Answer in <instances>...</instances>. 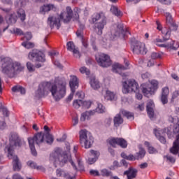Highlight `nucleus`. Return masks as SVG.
Masks as SVG:
<instances>
[{
  "mask_svg": "<svg viewBox=\"0 0 179 179\" xmlns=\"http://www.w3.org/2000/svg\"><path fill=\"white\" fill-rule=\"evenodd\" d=\"M50 92L55 101H59L61 99H64L66 94V80L65 78H56L54 84L49 82L41 83L35 92V97L41 99L44 96H48Z\"/></svg>",
  "mask_w": 179,
  "mask_h": 179,
  "instance_id": "f257e3e1",
  "label": "nucleus"
},
{
  "mask_svg": "<svg viewBox=\"0 0 179 179\" xmlns=\"http://www.w3.org/2000/svg\"><path fill=\"white\" fill-rule=\"evenodd\" d=\"M22 145H23V141H22L19 135L16 133L12 134L10 138V143L6 147V149L8 152V159H13V167L14 171H20V169H22V164H20L19 158L17 156L15 155V153L13 152L15 148H20Z\"/></svg>",
  "mask_w": 179,
  "mask_h": 179,
  "instance_id": "f03ea898",
  "label": "nucleus"
},
{
  "mask_svg": "<svg viewBox=\"0 0 179 179\" xmlns=\"http://www.w3.org/2000/svg\"><path fill=\"white\" fill-rule=\"evenodd\" d=\"M23 69L24 67L20 63L13 62L9 57H6L1 60V72L8 78H15Z\"/></svg>",
  "mask_w": 179,
  "mask_h": 179,
  "instance_id": "7ed1b4c3",
  "label": "nucleus"
},
{
  "mask_svg": "<svg viewBox=\"0 0 179 179\" xmlns=\"http://www.w3.org/2000/svg\"><path fill=\"white\" fill-rule=\"evenodd\" d=\"M66 12H63L59 15V17L49 16L48 18V26L52 29L56 27L59 29L61 27V20H63L64 23H69L72 19L73 11L70 6L66 7Z\"/></svg>",
  "mask_w": 179,
  "mask_h": 179,
  "instance_id": "20e7f679",
  "label": "nucleus"
},
{
  "mask_svg": "<svg viewBox=\"0 0 179 179\" xmlns=\"http://www.w3.org/2000/svg\"><path fill=\"white\" fill-rule=\"evenodd\" d=\"M92 22L94 24L95 30L99 36L103 34L104 26L107 24V17L103 13H96L92 17Z\"/></svg>",
  "mask_w": 179,
  "mask_h": 179,
  "instance_id": "39448f33",
  "label": "nucleus"
},
{
  "mask_svg": "<svg viewBox=\"0 0 179 179\" xmlns=\"http://www.w3.org/2000/svg\"><path fill=\"white\" fill-rule=\"evenodd\" d=\"M44 133L38 132L34 135V137H29L28 142L29 145V148L31 149V152L33 156H37V151L36 150V147L34 143L40 146L43 142H44Z\"/></svg>",
  "mask_w": 179,
  "mask_h": 179,
  "instance_id": "423d86ee",
  "label": "nucleus"
},
{
  "mask_svg": "<svg viewBox=\"0 0 179 179\" xmlns=\"http://www.w3.org/2000/svg\"><path fill=\"white\" fill-rule=\"evenodd\" d=\"M79 135L80 145L84 146L85 149H90L94 142V138L92 136V134H90L86 129H84L80 131Z\"/></svg>",
  "mask_w": 179,
  "mask_h": 179,
  "instance_id": "0eeeda50",
  "label": "nucleus"
},
{
  "mask_svg": "<svg viewBox=\"0 0 179 179\" xmlns=\"http://www.w3.org/2000/svg\"><path fill=\"white\" fill-rule=\"evenodd\" d=\"M50 159H53L55 163H59L60 167L68 163V155L63 154L62 150L59 148H57L54 152L50 154Z\"/></svg>",
  "mask_w": 179,
  "mask_h": 179,
  "instance_id": "6e6552de",
  "label": "nucleus"
},
{
  "mask_svg": "<svg viewBox=\"0 0 179 179\" xmlns=\"http://www.w3.org/2000/svg\"><path fill=\"white\" fill-rule=\"evenodd\" d=\"M122 92L124 94L128 93H137L139 92V85L135 80H129L122 83Z\"/></svg>",
  "mask_w": 179,
  "mask_h": 179,
  "instance_id": "1a4fd4ad",
  "label": "nucleus"
},
{
  "mask_svg": "<svg viewBox=\"0 0 179 179\" xmlns=\"http://www.w3.org/2000/svg\"><path fill=\"white\" fill-rule=\"evenodd\" d=\"M96 113H99V114H103V113H106V107H104L103 104L99 103L96 110H92L83 113L81 114L80 121L85 122L86 120H90V117L94 115Z\"/></svg>",
  "mask_w": 179,
  "mask_h": 179,
  "instance_id": "9d476101",
  "label": "nucleus"
},
{
  "mask_svg": "<svg viewBox=\"0 0 179 179\" xmlns=\"http://www.w3.org/2000/svg\"><path fill=\"white\" fill-rule=\"evenodd\" d=\"M3 12H5L6 14L5 19L6 23L9 24H15L17 22V15L15 13L14 11H12V8H1ZM9 26L3 28V31L8 30Z\"/></svg>",
  "mask_w": 179,
  "mask_h": 179,
  "instance_id": "9b49d317",
  "label": "nucleus"
},
{
  "mask_svg": "<svg viewBox=\"0 0 179 179\" xmlns=\"http://www.w3.org/2000/svg\"><path fill=\"white\" fill-rule=\"evenodd\" d=\"M131 49L134 54H142L143 55H145L148 52L145 43L135 41V39L131 41Z\"/></svg>",
  "mask_w": 179,
  "mask_h": 179,
  "instance_id": "f8f14e48",
  "label": "nucleus"
},
{
  "mask_svg": "<svg viewBox=\"0 0 179 179\" xmlns=\"http://www.w3.org/2000/svg\"><path fill=\"white\" fill-rule=\"evenodd\" d=\"M95 58L99 66H101L102 68H108V66H111L113 64L111 62V59H110V56L103 53L96 55Z\"/></svg>",
  "mask_w": 179,
  "mask_h": 179,
  "instance_id": "ddd939ff",
  "label": "nucleus"
},
{
  "mask_svg": "<svg viewBox=\"0 0 179 179\" xmlns=\"http://www.w3.org/2000/svg\"><path fill=\"white\" fill-rule=\"evenodd\" d=\"M173 132L174 135H176V138L173 141V146L170 148V152L172 155H177L179 150V124L173 125Z\"/></svg>",
  "mask_w": 179,
  "mask_h": 179,
  "instance_id": "4468645a",
  "label": "nucleus"
},
{
  "mask_svg": "<svg viewBox=\"0 0 179 179\" xmlns=\"http://www.w3.org/2000/svg\"><path fill=\"white\" fill-rule=\"evenodd\" d=\"M69 87L71 90V93L66 99L67 103L72 101V99H73V94L75 92H76V89L79 87V82L78 81V77H76V76H71Z\"/></svg>",
  "mask_w": 179,
  "mask_h": 179,
  "instance_id": "2eb2a0df",
  "label": "nucleus"
},
{
  "mask_svg": "<svg viewBox=\"0 0 179 179\" xmlns=\"http://www.w3.org/2000/svg\"><path fill=\"white\" fill-rule=\"evenodd\" d=\"M29 59L36 62H45V56L44 53L38 50H33L29 53Z\"/></svg>",
  "mask_w": 179,
  "mask_h": 179,
  "instance_id": "dca6fc26",
  "label": "nucleus"
},
{
  "mask_svg": "<svg viewBox=\"0 0 179 179\" xmlns=\"http://www.w3.org/2000/svg\"><path fill=\"white\" fill-rule=\"evenodd\" d=\"M157 47H161L164 48H166V50H169V51H176V50L179 48V44L178 42H176L175 41H173V39L168 40V42L166 43L159 44L155 43Z\"/></svg>",
  "mask_w": 179,
  "mask_h": 179,
  "instance_id": "f3484780",
  "label": "nucleus"
},
{
  "mask_svg": "<svg viewBox=\"0 0 179 179\" xmlns=\"http://www.w3.org/2000/svg\"><path fill=\"white\" fill-rule=\"evenodd\" d=\"M109 145L113 146V148H115L117 145L121 146L123 149L127 148L128 146V143L125 139L121 138H113L109 140Z\"/></svg>",
  "mask_w": 179,
  "mask_h": 179,
  "instance_id": "a211bd4d",
  "label": "nucleus"
},
{
  "mask_svg": "<svg viewBox=\"0 0 179 179\" xmlns=\"http://www.w3.org/2000/svg\"><path fill=\"white\" fill-rule=\"evenodd\" d=\"M166 24L168 26V28L169 31H171V30L176 31L177 29H178V26L177 24L174 23V21H173V17L171 16V14L169 13H166Z\"/></svg>",
  "mask_w": 179,
  "mask_h": 179,
  "instance_id": "6ab92c4d",
  "label": "nucleus"
},
{
  "mask_svg": "<svg viewBox=\"0 0 179 179\" xmlns=\"http://www.w3.org/2000/svg\"><path fill=\"white\" fill-rule=\"evenodd\" d=\"M68 51L73 52L76 58H80V52L78 50V48L75 46V43L72 41H69L66 44Z\"/></svg>",
  "mask_w": 179,
  "mask_h": 179,
  "instance_id": "aec40b11",
  "label": "nucleus"
},
{
  "mask_svg": "<svg viewBox=\"0 0 179 179\" xmlns=\"http://www.w3.org/2000/svg\"><path fill=\"white\" fill-rule=\"evenodd\" d=\"M169 94H170V90H169V87H164L162 89L161 94V102L162 104H167L169 103Z\"/></svg>",
  "mask_w": 179,
  "mask_h": 179,
  "instance_id": "412c9836",
  "label": "nucleus"
},
{
  "mask_svg": "<svg viewBox=\"0 0 179 179\" xmlns=\"http://www.w3.org/2000/svg\"><path fill=\"white\" fill-rule=\"evenodd\" d=\"M152 85L143 87L142 92L143 94H145V96H148V94H152V93H153V90H155V87H157V82H155V83L152 82Z\"/></svg>",
  "mask_w": 179,
  "mask_h": 179,
  "instance_id": "4be33fe9",
  "label": "nucleus"
},
{
  "mask_svg": "<svg viewBox=\"0 0 179 179\" xmlns=\"http://www.w3.org/2000/svg\"><path fill=\"white\" fill-rule=\"evenodd\" d=\"M125 66H123L122 64L116 63L113 65V71L115 72L116 73L120 72V71H126V69H128V66H129V64L128 62L124 61Z\"/></svg>",
  "mask_w": 179,
  "mask_h": 179,
  "instance_id": "5701e85b",
  "label": "nucleus"
},
{
  "mask_svg": "<svg viewBox=\"0 0 179 179\" xmlns=\"http://www.w3.org/2000/svg\"><path fill=\"white\" fill-rule=\"evenodd\" d=\"M138 170L133 167H129V169L124 172V175L127 176V179L136 178Z\"/></svg>",
  "mask_w": 179,
  "mask_h": 179,
  "instance_id": "b1692460",
  "label": "nucleus"
},
{
  "mask_svg": "<svg viewBox=\"0 0 179 179\" xmlns=\"http://www.w3.org/2000/svg\"><path fill=\"white\" fill-rule=\"evenodd\" d=\"M121 113L116 114L115 116L113 117V124L115 128H118L120 125H122L124 124V118L121 116Z\"/></svg>",
  "mask_w": 179,
  "mask_h": 179,
  "instance_id": "393cba45",
  "label": "nucleus"
},
{
  "mask_svg": "<svg viewBox=\"0 0 179 179\" xmlns=\"http://www.w3.org/2000/svg\"><path fill=\"white\" fill-rule=\"evenodd\" d=\"M162 33L164 34L163 36V39H160V38H157L155 39L156 43H166V41L170 40V36H171V32L170 30L166 29L162 30Z\"/></svg>",
  "mask_w": 179,
  "mask_h": 179,
  "instance_id": "a878e982",
  "label": "nucleus"
},
{
  "mask_svg": "<svg viewBox=\"0 0 179 179\" xmlns=\"http://www.w3.org/2000/svg\"><path fill=\"white\" fill-rule=\"evenodd\" d=\"M154 108L155 103H153V101H149L147 103V113L150 118H153L155 115V110L153 109Z\"/></svg>",
  "mask_w": 179,
  "mask_h": 179,
  "instance_id": "bb28decb",
  "label": "nucleus"
},
{
  "mask_svg": "<svg viewBox=\"0 0 179 179\" xmlns=\"http://www.w3.org/2000/svg\"><path fill=\"white\" fill-rule=\"evenodd\" d=\"M162 132H163V131H159L157 129H154V134L156 136V138L157 139H159V142H161V143H164L166 144V142H167L166 141V138L163 136H162Z\"/></svg>",
  "mask_w": 179,
  "mask_h": 179,
  "instance_id": "cd10ccee",
  "label": "nucleus"
},
{
  "mask_svg": "<svg viewBox=\"0 0 179 179\" xmlns=\"http://www.w3.org/2000/svg\"><path fill=\"white\" fill-rule=\"evenodd\" d=\"M17 17L21 20V22H24L26 20V11L22 8L17 9L16 10Z\"/></svg>",
  "mask_w": 179,
  "mask_h": 179,
  "instance_id": "c85d7f7f",
  "label": "nucleus"
},
{
  "mask_svg": "<svg viewBox=\"0 0 179 179\" xmlns=\"http://www.w3.org/2000/svg\"><path fill=\"white\" fill-rule=\"evenodd\" d=\"M120 113L123 117H125L127 118V120H134L135 118V116L134 115V113H131L128 110H126L124 109H120Z\"/></svg>",
  "mask_w": 179,
  "mask_h": 179,
  "instance_id": "c756f323",
  "label": "nucleus"
},
{
  "mask_svg": "<svg viewBox=\"0 0 179 179\" xmlns=\"http://www.w3.org/2000/svg\"><path fill=\"white\" fill-rule=\"evenodd\" d=\"M117 29L120 31V33L118 34L119 37H121V36H122V37L125 38V36L127 34H130L129 31L124 29V24H118Z\"/></svg>",
  "mask_w": 179,
  "mask_h": 179,
  "instance_id": "7c9ffc66",
  "label": "nucleus"
},
{
  "mask_svg": "<svg viewBox=\"0 0 179 179\" xmlns=\"http://www.w3.org/2000/svg\"><path fill=\"white\" fill-rule=\"evenodd\" d=\"M55 6L54 4H47V5H43L40 8V13H42L44 15L45 12H50V10L54 9Z\"/></svg>",
  "mask_w": 179,
  "mask_h": 179,
  "instance_id": "2f4dec72",
  "label": "nucleus"
},
{
  "mask_svg": "<svg viewBox=\"0 0 179 179\" xmlns=\"http://www.w3.org/2000/svg\"><path fill=\"white\" fill-rule=\"evenodd\" d=\"M146 155V151L143 148H139V152L136 153V155L134 156L135 160H141V159H143L145 157V155Z\"/></svg>",
  "mask_w": 179,
  "mask_h": 179,
  "instance_id": "473e14b6",
  "label": "nucleus"
},
{
  "mask_svg": "<svg viewBox=\"0 0 179 179\" xmlns=\"http://www.w3.org/2000/svg\"><path fill=\"white\" fill-rule=\"evenodd\" d=\"M12 92H13L14 93H20L21 94H26V90L24 89V87L20 85H15L13 87Z\"/></svg>",
  "mask_w": 179,
  "mask_h": 179,
  "instance_id": "72a5a7b5",
  "label": "nucleus"
},
{
  "mask_svg": "<svg viewBox=\"0 0 179 179\" xmlns=\"http://www.w3.org/2000/svg\"><path fill=\"white\" fill-rule=\"evenodd\" d=\"M90 85L94 90H98L100 89V83L96 78H92L90 80Z\"/></svg>",
  "mask_w": 179,
  "mask_h": 179,
  "instance_id": "f704fd0d",
  "label": "nucleus"
},
{
  "mask_svg": "<svg viewBox=\"0 0 179 179\" xmlns=\"http://www.w3.org/2000/svg\"><path fill=\"white\" fill-rule=\"evenodd\" d=\"M145 146H147L148 153H150V155H155V154L157 153V152H158L157 149H156L153 146L150 145V143L145 141Z\"/></svg>",
  "mask_w": 179,
  "mask_h": 179,
  "instance_id": "c9c22d12",
  "label": "nucleus"
},
{
  "mask_svg": "<svg viewBox=\"0 0 179 179\" xmlns=\"http://www.w3.org/2000/svg\"><path fill=\"white\" fill-rule=\"evenodd\" d=\"M105 99L106 100H110V101H113V100H115V94L110 90H107L106 92Z\"/></svg>",
  "mask_w": 179,
  "mask_h": 179,
  "instance_id": "e433bc0d",
  "label": "nucleus"
},
{
  "mask_svg": "<svg viewBox=\"0 0 179 179\" xmlns=\"http://www.w3.org/2000/svg\"><path fill=\"white\" fill-rule=\"evenodd\" d=\"M110 12L113 13V15H115V16H122V12L118 10L117 6H112L110 8Z\"/></svg>",
  "mask_w": 179,
  "mask_h": 179,
  "instance_id": "4c0bfd02",
  "label": "nucleus"
},
{
  "mask_svg": "<svg viewBox=\"0 0 179 179\" xmlns=\"http://www.w3.org/2000/svg\"><path fill=\"white\" fill-rule=\"evenodd\" d=\"M90 153L92 156H94L93 158H89L88 162L90 164H93L94 163H96V160H97V158H96V156H97V152L94 151L93 150H90Z\"/></svg>",
  "mask_w": 179,
  "mask_h": 179,
  "instance_id": "58836bf2",
  "label": "nucleus"
},
{
  "mask_svg": "<svg viewBox=\"0 0 179 179\" xmlns=\"http://www.w3.org/2000/svg\"><path fill=\"white\" fill-rule=\"evenodd\" d=\"M45 141L49 145H51V143L54 142V136H52L50 133H46L45 134Z\"/></svg>",
  "mask_w": 179,
  "mask_h": 179,
  "instance_id": "ea45409f",
  "label": "nucleus"
},
{
  "mask_svg": "<svg viewBox=\"0 0 179 179\" xmlns=\"http://www.w3.org/2000/svg\"><path fill=\"white\" fill-rule=\"evenodd\" d=\"M22 45L27 50H30V48H34V43L29 41H24L22 43Z\"/></svg>",
  "mask_w": 179,
  "mask_h": 179,
  "instance_id": "a19ab883",
  "label": "nucleus"
},
{
  "mask_svg": "<svg viewBox=\"0 0 179 179\" xmlns=\"http://www.w3.org/2000/svg\"><path fill=\"white\" fill-rule=\"evenodd\" d=\"M101 175L102 177H113V172L107 169H102L101 171Z\"/></svg>",
  "mask_w": 179,
  "mask_h": 179,
  "instance_id": "79ce46f5",
  "label": "nucleus"
},
{
  "mask_svg": "<svg viewBox=\"0 0 179 179\" xmlns=\"http://www.w3.org/2000/svg\"><path fill=\"white\" fill-rule=\"evenodd\" d=\"M121 157L123 159H126V160H131L134 161L135 160V156L134 155H129V156L125 154V152H122L121 153Z\"/></svg>",
  "mask_w": 179,
  "mask_h": 179,
  "instance_id": "37998d69",
  "label": "nucleus"
},
{
  "mask_svg": "<svg viewBox=\"0 0 179 179\" xmlns=\"http://www.w3.org/2000/svg\"><path fill=\"white\" fill-rule=\"evenodd\" d=\"M162 58V54L156 52H153L151 53V59L155 60V59H160Z\"/></svg>",
  "mask_w": 179,
  "mask_h": 179,
  "instance_id": "c03bdc74",
  "label": "nucleus"
},
{
  "mask_svg": "<svg viewBox=\"0 0 179 179\" xmlns=\"http://www.w3.org/2000/svg\"><path fill=\"white\" fill-rule=\"evenodd\" d=\"M83 101L82 100H75L73 103V106L75 108H79L80 106H82Z\"/></svg>",
  "mask_w": 179,
  "mask_h": 179,
  "instance_id": "a18cd8bd",
  "label": "nucleus"
},
{
  "mask_svg": "<svg viewBox=\"0 0 179 179\" xmlns=\"http://www.w3.org/2000/svg\"><path fill=\"white\" fill-rule=\"evenodd\" d=\"M33 37V35H31V34L30 32H27L25 34L24 36L23 37L22 40L24 41H25V40L27 41H30V40H31Z\"/></svg>",
  "mask_w": 179,
  "mask_h": 179,
  "instance_id": "49530a36",
  "label": "nucleus"
},
{
  "mask_svg": "<svg viewBox=\"0 0 179 179\" xmlns=\"http://www.w3.org/2000/svg\"><path fill=\"white\" fill-rule=\"evenodd\" d=\"M82 106L85 107V108H90L92 102L90 101H83Z\"/></svg>",
  "mask_w": 179,
  "mask_h": 179,
  "instance_id": "de8ad7c7",
  "label": "nucleus"
},
{
  "mask_svg": "<svg viewBox=\"0 0 179 179\" xmlns=\"http://www.w3.org/2000/svg\"><path fill=\"white\" fill-rule=\"evenodd\" d=\"M164 157L166 159L167 162H169V163H172V164L176 163V158H174L173 157H171V155H168Z\"/></svg>",
  "mask_w": 179,
  "mask_h": 179,
  "instance_id": "09e8293b",
  "label": "nucleus"
},
{
  "mask_svg": "<svg viewBox=\"0 0 179 179\" xmlns=\"http://www.w3.org/2000/svg\"><path fill=\"white\" fill-rule=\"evenodd\" d=\"M27 69L29 72H34V66L30 62H28L27 63Z\"/></svg>",
  "mask_w": 179,
  "mask_h": 179,
  "instance_id": "8fccbe9b",
  "label": "nucleus"
},
{
  "mask_svg": "<svg viewBox=\"0 0 179 179\" xmlns=\"http://www.w3.org/2000/svg\"><path fill=\"white\" fill-rule=\"evenodd\" d=\"M90 174L91 176H94V177H99L100 176V173L99 172V171L97 170H93V169H91L90 171Z\"/></svg>",
  "mask_w": 179,
  "mask_h": 179,
  "instance_id": "3c124183",
  "label": "nucleus"
},
{
  "mask_svg": "<svg viewBox=\"0 0 179 179\" xmlns=\"http://www.w3.org/2000/svg\"><path fill=\"white\" fill-rule=\"evenodd\" d=\"M76 36L78 38H80V40H83V31H82V29H78L76 31Z\"/></svg>",
  "mask_w": 179,
  "mask_h": 179,
  "instance_id": "603ef678",
  "label": "nucleus"
},
{
  "mask_svg": "<svg viewBox=\"0 0 179 179\" xmlns=\"http://www.w3.org/2000/svg\"><path fill=\"white\" fill-rule=\"evenodd\" d=\"M162 132H166L169 139H171V138H173V133L171 132V131H170V129H164Z\"/></svg>",
  "mask_w": 179,
  "mask_h": 179,
  "instance_id": "864d4df0",
  "label": "nucleus"
},
{
  "mask_svg": "<svg viewBox=\"0 0 179 179\" xmlns=\"http://www.w3.org/2000/svg\"><path fill=\"white\" fill-rule=\"evenodd\" d=\"M81 73H86V75H90V72L86 67H81L80 69Z\"/></svg>",
  "mask_w": 179,
  "mask_h": 179,
  "instance_id": "5fc2aeb1",
  "label": "nucleus"
},
{
  "mask_svg": "<svg viewBox=\"0 0 179 179\" xmlns=\"http://www.w3.org/2000/svg\"><path fill=\"white\" fill-rule=\"evenodd\" d=\"M27 166H29L31 169H36L37 167V164L36 163H34V162H32V161L28 162H27Z\"/></svg>",
  "mask_w": 179,
  "mask_h": 179,
  "instance_id": "6e6d98bb",
  "label": "nucleus"
},
{
  "mask_svg": "<svg viewBox=\"0 0 179 179\" xmlns=\"http://www.w3.org/2000/svg\"><path fill=\"white\" fill-rule=\"evenodd\" d=\"M158 2H160L161 3H163L164 5H171V0H157Z\"/></svg>",
  "mask_w": 179,
  "mask_h": 179,
  "instance_id": "4d7b16f0",
  "label": "nucleus"
},
{
  "mask_svg": "<svg viewBox=\"0 0 179 179\" xmlns=\"http://www.w3.org/2000/svg\"><path fill=\"white\" fill-rule=\"evenodd\" d=\"M1 110H2L3 115H4L5 117H8L9 115V110L6 107L4 106Z\"/></svg>",
  "mask_w": 179,
  "mask_h": 179,
  "instance_id": "13d9d810",
  "label": "nucleus"
},
{
  "mask_svg": "<svg viewBox=\"0 0 179 179\" xmlns=\"http://www.w3.org/2000/svg\"><path fill=\"white\" fill-rule=\"evenodd\" d=\"M14 34H20V36H22L23 34V31L22 29L17 28L13 29Z\"/></svg>",
  "mask_w": 179,
  "mask_h": 179,
  "instance_id": "bf43d9fd",
  "label": "nucleus"
},
{
  "mask_svg": "<svg viewBox=\"0 0 179 179\" xmlns=\"http://www.w3.org/2000/svg\"><path fill=\"white\" fill-rule=\"evenodd\" d=\"M113 119L111 117H108L105 120V124L107 127H110V125H111Z\"/></svg>",
  "mask_w": 179,
  "mask_h": 179,
  "instance_id": "052dcab7",
  "label": "nucleus"
},
{
  "mask_svg": "<svg viewBox=\"0 0 179 179\" xmlns=\"http://www.w3.org/2000/svg\"><path fill=\"white\" fill-rule=\"evenodd\" d=\"M178 96H179V90L174 91L172 94V100L177 99V97H178Z\"/></svg>",
  "mask_w": 179,
  "mask_h": 179,
  "instance_id": "680f3d73",
  "label": "nucleus"
},
{
  "mask_svg": "<svg viewBox=\"0 0 179 179\" xmlns=\"http://www.w3.org/2000/svg\"><path fill=\"white\" fill-rule=\"evenodd\" d=\"M3 3H4V5H10V6L13 5L12 0H3Z\"/></svg>",
  "mask_w": 179,
  "mask_h": 179,
  "instance_id": "e2e57ef3",
  "label": "nucleus"
},
{
  "mask_svg": "<svg viewBox=\"0 0 179 179\" xmlns=\"http://www.w3.org/2000/svg\"><path fill=\"white\" fill-rule=\"evenodd\" d=\"M79 122V119L78 118V117H74L73 118V125L75 127V125H78Z\"/></svg>",
  "mask_w": 179,
  "mask_h": 179,
  "instance_id": "0e129e2a",
  "label": "nucleus"
},
{
  "mask_svg": "<svg viewBox=\"0 0 179 179\" xmlns=\"http://www.w3.org/2000/svg\"><path fill=\"white\" fill-rule=\"evenodd\" d=\"M148 163L147 162H144L143 164H141L139 165V167H140V169H146L148 167Z\"/></svg>",
  "mask_w": 179,
  "mask_h": 179,
  "instance_id": "69168bd1",
  "label": "nucleus"
},
{
  "mask_svg": "<svg viewBox=\"0 0 179 179\" xmlns=\"http://www.w3.org/2000/svg\"><path fill=\"white\" fill-rule=\"evenodd\" d=\"M17 5L22 7L24 6V0H18L16 1Z\"/></svg>",
  "mask_w": 179,
  "mask_h": 179,
  "instance_id": "338daca9",
  "label": "nucleus"
},
{
  "mask_svg": "<svg viewBox=\"0 0 179 179\" xmlns=\"http://www.w3.org/2000/svg\"><path fill=\"white\" fill-rule=\"evenodd\" d=\"M13 179H23V178H22L19 174H15L13 176Z\"/></svg>",
  "mask_w": 179,
  "mask_h": 179,
  "instance_id": "774afa93",
  "label": "nucleus"
}]
</instances>
